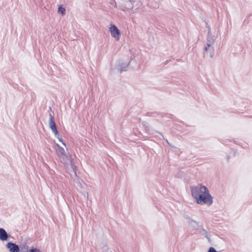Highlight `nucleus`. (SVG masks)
<instances>
[{
	"label": "nucleus",
	"instance_id": "nucleus-1",
	"mask_svg": "<svg viewBox=\"0 0 252 252\" xmlns=\"http://www.w3.org/2000/svg\"><path fill=\"white\" fill-rule=\"evenodd\" d=\"M192 197L197 204H206L210 206L213 201V197L210 193L209 189L202 184H198L191 188Z\"/></svg>",
	"mask_w": 252,
	"mask_h": 252
},
{
	"label": "nucleus",
	"instance_id": "nucleus-2",
	"mask_svg": "<svg viewBox=\"0 0 252 252\" xmlns=\"http://www.w3.org/2000/svg\"><path fill=\"white\" fill-rule=\"evenodd\" d=\"M56 153L59 160L66 168H70L76 175V174L75 172L76 167L72 164L71 155L67 154L65 153L64 149L61 147L58 144H56Z\"/></svg>",
	"mask_w": 252,
	"mask_h": 252
},
{
	"label": "nucleus",
	"instance_id": "nucleus-3",
	"mask_svg": "<svg viewBox=\"0 0 252 252\" xmlns=\"http://www.w3.org/2000/svg\"><path fill=\"white\" fill-rule=\"evenodd\" d=\"M56 153L59 160L66 168H70L76 175V174L75 172L76 167L72 164L71 155L67 154L65 153L64 149L61 147L58 144H56Z\"/></svg>",
	"mask_w": 252,
	"mask_h": 252
},
{
	"label": "nucleus",
	"instance_id": "nucleus-4",
	"mask_svg": "<svg viewBox=\"0 0 252 252\" xmlns=\"http://www.w3.org/2000/svg\"><path fill=\"white\" fill-rule=\"evenodd\" d=\"M135 2L134 0H119L118 1L119 8L123 11L126 9H132L134 7L133 5Z\"/></svg>",
	"mask_w": 252,
	"mask_h": 252
},
{
	"label": "nucleus",
	"instance_id": "nucleus-5",
	"mask_svg": "<svg viewBox=\"0 0 252 252\" xmlns=\"http://www.w3.org/2000/svg\"><path fill=\"white\" fill-rule=\"evenodd\" d=\"M109 31L111 33V36L114 37L116 40L119 41L121 35L120 31L115 25H111L109 28Z\"/></svg>",
	"mask_w": 252,
	"mask_h": 252
},
{
	"label": "nucleus",
	"instance_id": "nucleus-6",
	"mask_svg": "<svg viewBox=\"0 0 252 252\" xmlns=\"http://www.w3.org/2000/svg\"><path fill=\"white\" fill-rule=\"evenodd\" d=\"M206 45L207 46L204 47L203 52L204 56L213 58L215 54L214 48L212 45L208 44Z\"/></svg>",
	"mask_w": 252,
	"mask_h": 252
},
{
	"label": "nucleus",
	"instance_id": "nucleus-7",
	"mask_svg": "<svg viewBox=\"0 0 252 252\" xmlns=\"http://www.w3.org/2000/svg\"><path fill=\"white\" fill-rule=\"evenodd\" d=\"M205 24L208 27V34L207 37L206 45L209 44L213 45L215 41V37L212 34L211 28L208 26V24L206 23Z\"/></svg>",
	"mask_w": 252,
	"mask_h": 252
},
{
	"label": "nucleus",
	"instance_id": "nucleus-8",
	"mask_svg": "<svg viewBox=\"0 0 252 252\" xmlns=\"http://www.w3.org/2000/svg\"><path fill=\"white\" fill-rule=\"evenodd\" d=\"M9 252H20L19 247L15 243L8 242L5 245Z\"/></svg>",
	"mask_w": 252,
	"mask_h": 252
},
{
	"label": "nucleus",
	"instance_id": "nucleus-9",
	"mask_svg": "<svg viewBox=\"0 0 252 252\" xmlns=\"http://www.w3.org/2000/svg\"><path fill=\"white\" fill-rule=\"evenodd\" d=\"M49 126L50 128L52 129L53 132L55 134V135H58V131L57 129V127L55 124V123L54 121L53 116L51 114H49Z\"/></svg>",
	"mask_w": 252,
	"mask_h": 252
},
{
	"label": "nucleus",
	"instance_id": "nucleus-10",
	"mask_svg": "<svg viewBox=\"0 0 252 252\" xmlns=\"http://www.w3.org/2000/svg\"><path fill=\"white\" fill-rule=\"evenodd\" d=\"M8 235L6 231L2 228H0V240L5 241L7 240Z\"/></svg>",
	"mask_w": 252,
	"mask_h": 252
},
{
	"label": "nucleus",
	"instance_id": "nucleus-11",
	"mask_svg": "<svg viewBox=\"0 0 252 252\" xmlns=\"http://www.w3.org/2000/svg\"><path fill=\"white\" fill-rule=\"evenodd\" d=\"M20 250L21 249V252H28L29 247L26 245H22L20 246Z\"/></svg>",
	"mask_w": 252,
	"mask_h": 252
},
{
	"label": "nucleus",
	"instance_id": "nucleus-12",
	"mask_svg": "<svg viewBox=\"0 0 252 252\" xmlns=\"http://www.w3.org/2000/svg\"><path fill=\"white\" fill-rule=\"evenodd\" d=\"M65 9L64 8H63V7L60 6L58 8V12L59 13H61L62 15H64V12H65Z\"/></svg>",
	"mask_w": 252,
	"mask_h": 252
},
{
	"label": "nucleus",
	"instance_id": "nucleus-13",
	"mask_svg": "<svg viewBox=\"0 0 252 252\" xmlns=\"http://www.w3.org/2000/svg\"><path fill=\"white\" fill-rule=\"evenodd\" d=\"M202 232H203V235H204L205 237L208 239V240H209V235H208V232L207 231V230H206L205 229H202Z\"/></svg>",
	"mask_w": 252,
	"mask_h": 252
},
{
	"label": "nucleus",
	"instance_id": "nucleus-14",
	"mask_svg": "<svg viewBox=\"0 0 252 252\" xmlns=\"http://www.w3.org/2000/svg\"><path fill=\"white\" fill-rule=\"evenodd\" d=\"M56 137L59 139V140L62 143L63 145H64L65 147H66L65 144L63 142L62 138L60 136L59 134H58V135H55Z\"/></svg>",
	"mask_w": 252,
	"mask_h": 252
},
{
	"label": "nucleus",
	"instance_id": "nucleus-15",
	"mask_svg": "<svg viewBox=\"0 0 252 252\" xmlns=\"http://www.w3.org/2000/svg\"><path fill=\"white\" fill-rule=\"evenodd\" d=\"M29 252H40V250L37 248H33L29 250Z\"/></svg>",
	"mask_w": 252,
	"mask_h": 252
},
{
	"label": "nucleus",
	"instance_id": "nucleus-16",
	"mask_svg": "<svg viewBox=\"0 0 252 252\" xmlns=\"http://www.w3.org/2000/svg\"><path fill=\"white\" fill-rule=\"evenodd\" d=\"M127 64L125 63V65H123V66L121 67V72H122V71H126V68L127 67Z\"/></svg>",
	"mask_w": 252,
	"mask_h": 252
},
{
	"label": "nucleus",
	"instance_id": "nucleus-17",
	"mask_svg": "<svg viewBox=\"0 0 252 252\" xmlns=\"http://www.w3.org/2000/svg\"><path fill=\"white\" fill-rule=\"evenodd\" d=\"M208 252H217V251L214 248L210 247L209 249Z\"/></svg>",
	"mask_w": 252,
	"mask_h": 252
},
{
	"label": "nucleus",
	"instance_id": "nucleus-18",
	"mask_svg": "<svg viewBox=\"0 0 252 252\" xmlns=\"http://www.w3.org/2000/svg\"><path fill=\"white\" fill-rule=\"evenodd\" d=\"M165 141L166 142V143L170 146H171V145H170V144L169 143V142H168V140L167 139H165Z\"/></svg>",
	"mask_w": 252,
	"mask_h": 252
}]
</instances>
